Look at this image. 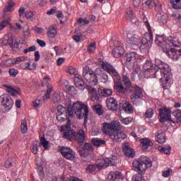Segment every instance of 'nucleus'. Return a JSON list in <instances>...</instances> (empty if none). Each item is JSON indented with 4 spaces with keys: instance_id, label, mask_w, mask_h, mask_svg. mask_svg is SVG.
Instances as JSON below:
<instances>
[{
    "instance_id": "obj_1",
    "label": "nucleus",
    "mask_w": 181,
    "mask_h": 181,
    "mask_svg": "<svg viewBox=\"0 0 181 181\" xmlns=\"http://www.w3.org/2000/svg\"><path fill=\"white\" fill-rule=\"evenodd\" d=\"M143 74L145 78H158L164 90H168L172 83L170 67L159 59H156L155 65L151 60H146L143 64Z\"/></svg>"
},
{
    "instance_id": "obj_2",
    "label": "nucleus",
    "mask_w": 181,
    "mask_h": 181,
    "mask_svg": "<svg viewBox=\"0 0 181 181\" xmlns=\"http://www.w3.org/2000/svg\"><path fill=\"white\" fill-rule=\"evenodd\" d=\"M74 113L78 119H83V118H84L85 122H87L88 119V106L80 103V101H76L73 104L72 107H66V118L69 119L70 118H74Z\"/></svg>"
},
{
    "instance_id": "obj_3",
    "label": "nucleus",
    "mask_w": 181,
    "mask_h": 181,
    "mask_svg": "<svg viewBox=\"0 0 181 181\" xmlns=\"http://www.w3.org/2000/svg\"><path fill=\"white\" fill-rule=\"evenodd\" d=\"M132 165L133 170L142 176L146 172V169L152 168V160L146 156H141L138 160H134Z\"/></svg>"
},
{
    "instance_id": "obj_4",
    "label": "nucleus",
    "mask_w": 181,
    "mask_h": 181,
    "mask_svg": "<svg viewBox=\"0 0 181 181\" xmlns=\"http://www.w3.org/2000/svg\"><path fill=\"white\" fill-rule=\"evenodd\" d=\"M143 22L147 28L148 33L146 34L145 37L141 39V45L140 47L141 49H148L153 42V33L152 32V27H151V24H149V21L146 16L143 17Z\"/></svg>"
},
{
    "instance_id": "obj_5",
    "label": "nucleus",
    "mask_w": 181,
    "mask_h": 181,
    "mask_svg": "<svg viewBox=\"0 0 181 181\" xmlns=\"http://www.w3.org/2000/svg\"><path fill=\"white\" fill-rule=\"evenodd\" d=\"M155 43L160 47H169L172 46H177L176 41L173 40V37L170 36L168 38L165 35L156 36Z\"/></svg>"
},
{
    "instance_id": "obj_6",
    "label": "nucleus",
    "mask_w": 181,
    "mask_h": 181,
    "mask_svg": "<svg viewBox=\"0 0 181 181\" xmlns=\"http://www.w3.org/2000/svg\"><path fill=\"white\" fill-rule=\"evenodd\" d=\"M82 76L86 81L90 84V86H97V84H98V78L95 70V72L93 71L88 66L83 68Z\"/></svg>"
},
{
    "instance_id": "obj_7",
    "label": "nucleus",
    "mask_w": 181,
    "mask_h": 181,
    "mask_svg": "<svg viewBox=\"0 0 181 181\" xmlns=\"http://www.w3.org/2000/svg\"><path fill=\"white\" fill-rule=\"evenodd\" d=\"M114 131H121V123L118 121H113L110 123L104 122L103 132L105 134H110Z\"/></svg>"
},
{
    "instance_id": "obj_8",
    "label": "nucleus",
    "mask_w": 181,
    "mask_h": 181,
    "mask_svg": "<svg viewBox=\"0 0 181 181\" xmlns=\"http://www.w3.org/2000/svg\"><path fill=\"white\" fill-rule=\"evenodd\" d=\"M70 119L67 121L66 124L61 127V132H64L63 137L69 141H73L76 137V132L70 128Z\"/></svg>"
},
{
    "instance_id": "obj_9",
    "label": "nucleus",
    "mask_w": 181,
    "mask_h": 181,
    "mask_svg": "<svg viewBox=\"0 0 181 181\" xmlns=\"http://www.w3.org/2000/svg\"><path fill=\"white\" fill-rule=\"evenodd\" d=\"M174 47L177 48H171L170 50L169 49H163L164 53L170 59H173V60H179V57L181 56V47L179 46V44H177V46H174Z\"/></svg>"
},
{
    "instance_id": "obj_10",
    "label": "nucleus",
    "mask_w": 181,
    "mask_h": 181,
    "mask_svg": "<svg viewBox=\"0 0 181 181\" xmlns=\"http://www.w3.org/2000/svg\"><path fill=\"white\" fill-rule=\"evenodd\" d=\"M59 152L62 156H63V158L67 160H71V162H73V160L76 159V152H74V151H73V149L71 148L62 146Z\"/></svg>"
},
{
    "instance_id": "obj_11",
    "label": "nucleus",
    "mask_w": 181,
    "mask_h": 181,
    "mask_svg": "<svg viewBox=\"0 0 181 181\" xmlns=\"http://www.w3.org/2000/svg\"><path fill=\"white\" fill-rule=\"evenodd\" d=\"M170 112V109L168 107H162L159 109L158 114L160 115V122L163 123L166 122V121H170L175 124V122L172 119Z\"/></svg>"
},
{
    "instance_id": "obj_12",
    "label": "nucleus",
    "mask_w": 181,
    "mask_h": 181,
    "mask_svg": "<svg viewBox=\"0 0 181 181\" xmlns=\"http://www.w3.org/2000/svg\"><path fill=\"white\" fill-rule=\"evenodd\" d=\"M0 104L3 105L6 111H9L13 107V100H12V98L9 95L3 94L0 96Z\"/></svg>"
},
{
    "instance_id": "obj_13",
    "label": "nucleus",
    "mask_w": 181,
    "mask_h": 181,
    "mask_svg": "<svg viewBox=\"0 0 181 181\" xmlns=\"http://www.w3.org/2000/svg\"><path fill=\"white\" fill-rule=\"evenodd\" d=\"M113 81L115 83L114 88L116 93H117L119 95H125V94L128 93V88L121 82V76H119V79L115 78Z\"/></svg>"
},
{
    "instance_id": "obj_14",
    "label": "nucleus",
    "mask_w": 181,
    "mask_h": 181,
    "mask_svg": "<svg viewBox=\"0 0 181 181\" xmlns=\"http://www.w3.org/2000/svg\"><path fill=\"white\" fill-rule=\"evenodd\" d=\"M102 69L105 70V71H107L111 77H112L113 80L115 78L119 79V74L115 69V68L111 65V64L108 62H103L102 64Z\"/></svg>"
},
{
    "instance_id": "obj_15",
    "label": "nucleus",
    "mask_w": 181,
    "mask_h": 181,
    "mask_svg": "<svg viewBox=\"0 0 181 181\" xmlns=\"http://www.w3.org/2000/svg\"><path fill=\"white\" fill-rule=\"evenodd\" d=\"M107 135L114 142H121V141H124L127 138V135L119 130L112 132Z\"/></svg>"
},
{
    "instance_id": "obj_16",
    "label": "nucleus",
    "mask_w": 181,
    "mask_h": 181,
    "mask_svg": "<svg viewBox=\"0 0 181 181\" xmlns=\"http://www.w3.org/2000/svg\"><path fill=\"white\" fill-rule=\"evenodd\" d=\"M122 82L128 90V93H132L134 91V86H132V82L131 78H129V74L125 71L122 73Z\"/></svg>"
},
{
    "instance_id": "obj_17",
    "label": "nucleus",
    "mask_w": 181,
    "mask_h": 181,
    "mask_svg": "<svg viewBox=\"0 0 181 181\" xmlns=\"http://www.w3.org/2000/svg\"><path fill=\"white\" fill-rule=\"evenodd\" d=\"M86 90L88 91L89 94L90 95V100L94 102L98 103L100 99V95L99 93H97V89L93 88L91 86H87Z\"/></svg>"
},
{
    "instance_id": "obj_18",
    "label": "nucleus",
    "mask_w": 181,
    "mask_h": 181,
    "mask_svg": "<svg viewBox=\"0 0 181 181\" xmlns=\"http://www.w3.org/2000/svg\"><path fill=\"white\" fill-rule=\"evenodd\" d=\"M74 81L75 83L76 87L83 91L86 88L84 86V81H83V77L78 74H75L74 77Z\"/></svg>"
},
{
    "instance_id": "obj_19",
    "label": "nucleus",
    "mask_w": 181,
    "mask_h": 181,
    "mask_svg": "<svg viewBox=\"0 0 181 181\" xmlns=\"http://www.w3.org/2000/svg\"><path fill=\"white\" fill-rule=\"evenodd\" d=\"M126 40L129 45L138 46V45H139V42H141V37L136 35H132V34H127V38Z\"/></svg>"
},
{
    "instance_id": "obj_20",
    "label": "nucleus",
    "mask_w": 181,
    "mask_h": 181,
    "mask_svg": "<svg viewBox=\"0 0 181 181\" xmlns=\"http://www.w3.org/2000/svg\"><path fill=\"white\" fill-rule=\"evenodd\" d=\"M106 105L108 110L110 111H117L118 108V104L117 100L114 98H109L106 100Z\"/></svg>"
},
{
    "instance_id": "obj_21",
    "label": "nucleus",
    "mask_w": 181,
    "mask_h": 181,
    "mask_svg": "<svg viewBox=\"0 0 181 181\" xmlns=\"http://www.w3.org/2000/svg\"><path fill=\"white\" fill-rule=\"evenodd\" d=\"M95 73L100 83H107V81H108V75L104 72V71L101 70L100 68H97L95 69Z\"/></svg>"
},
{
    "instance_id": "obj_22",
    "label": "nucleus",
    "mask_w": 181,
    "mask_h": 181,
    "mask_svg": "<svg viewBox=\"0 0 181 181\" xmlns=\"http://www.w3.org/2000/svg\"><path fill=\"white\" fill-rule=\"evenodd\" d=\"M139 59V54H136V52H129L127 54V63H133L135 64L136 62H138Z\"/></svg>"
},
{
    "instance_id": "obj_23",
    "label": "nucleus",
    "mask_w": 181,
    "mask_h": 181,
    "mask_svg": "<svg viewBox=\"0 0 181 181\" xmlns=\"http://www.w3.org/2000/svg\"><path fill=\"white\" fill-rule=\"evenodd\" d=\"M74 139L78 141V144H84V141H86V133H84V130L81 129L77 133L75 132V137Z\"/></svg>"
},
{
    "instance_id": "obj_24",
    "label": "nucleus",
    "mask_w": 181,
    "mask_h": 181,
    "mask_svg": "<svg viewBox=\"0 0 181 181\" xmlns=\"http://www.w3.org/2000/svg\"><path fill=\"white\" fill-rule=\"evenodd\" d=\"M119 110L124 111L127 114H131L133 112L134 110L132 109V105L129 104V102L126 101L124 103H121L119 105Z\"/></svg>"
},
{
    "instance_id": "obj_25",
    "label": "nucleus",
    "mask_w": 181,
    "mask_h": 181,
    "mask_svg": "<svg viewBox=\"0 0 181 181\" xmlns=\"http://www.w3.org/2000/svg\"><path fill=\"white\" fill-rule=\"evenodd\" d=\"M112 53L114 57H115L116 59H119V57L124 56L125 50L124 49V47H122V46H118L112 50Z\"/></svg>"
},
{
    "instance_id": "obj_26",
    "label": "nucleus",
    "mask_w": 181,
    "mask_h": 181,
    "mask_svg": "<svg viewBox=\"0 0 181 181\" xmlns=\"http://www.w3.org/2000/svg\"><path fill=\"white\" fill-rule=\"evenodd\" d=\"M142 98L143 96H140L139 95H136L134 93L130 95L132 103L134 105H136V107L142 104Z\"/></svg>"
},
{
    "instance_id": "obj_27",
    "label": "nucleus",
    "mask_w": 181,
    "mask_h": 181,
    "mask_svg": "<svg viewBox=\"0 0 181 181\" xmlns=\"http://www.w3.org/2000/svg\"><path fill=\"white\" fill-rule=\"evenodd\" d=\"M123 152L125 156H127V158H134L135 156L134 149L128 144L124 145L123 147Z\"/></svg>"
},
{
    "instance_id": "obj_28",
    "label": "nucleus",
    "mask_w": 181,
    "mask_h": 181,
    "mask_svg": "<svg viewBox=\"0 0 181 181\" xmlns=\"http://www.w3.org/2000/svg\"><path fill=\"white\" fill-rule=\"evenodd\" d=\"M140 142L141 145V149L143 151H146L149 146H152L153 145V143H152L151 140L146 138L141 139Z\"/></svg>"
},
{
    "instance_id": "obj_29",
    "label": "nucleus",
    "mask_w": 181,
    "mask_h": 181,
    "mask_svg": "<svg viewBox=\"0 0 181 181\" xmlns=\"http://www.w3.org/2000/svg\"><path fill=\"white\" fill-rule=\"evenodd\" d=\"M99 169H105L110 166V163H108V159H99L97 160L96 163Z\"/></svg>"
},
{
    "instance_id": "obj_30",
    "label": "nucleus",
    "mask_w": 181,
    "mask_h": 181,
    "mask_svg": "<svg viewBox=\"0 0 181 181\" xmlns=\"http://www.w3.org/2000/svg\"><path fill=\"white\" fill-rule=\"evenodd\" d=\"M156 141V142H158V144H165L166 142V134L164 133V132H158Z\"/></svg>"
},
{
    "instance_id": "obj_31",
    "label": "nucleus",
    "mask_w": 181,
    "mask_h": 181,
    "mask_svg": "<svg viewBox=\"0 0 181 181\" xmlns=\"http://www.w3.org/2000/svg\"><path fill=\"white\" fill-rule=\"evenodd\" d=\"M79 154L83 158H93L94 157V152H89L88 150L84 148L83 147L82 148L81 150L78 151Z\"/></svg>"
},
{
    "instance_id": "obj_32",
    "label": "nucleus",
    "mask_w": 181,
    "mask_h": 181,
    "mask_svg": "<svg viewBox=\"0 0 181 181\" xmlns=\"http://www.w3.org/2000/svg\"><path fill=\"white\" fill-rule=\"evenodd\" d=\"M6 91L11 95L15 96L16 94H19L20 90L15 86H6Z\"/></svg>"
},
{
    "instance_id": "obj_33",
    "label": "nucleus",
    "mask_w": 181,
    "mask_h": 181,
    "mask_svg": "<svg viewBox=\"0 0 181 181\" xmlns=\"http://www.w3.org/2000/svg\"><path fill=\"white\" fill-rule=\"evenodd\" d=\"M98 91L103 97H110V95H112V89L103 88H100Z\"/></svg>"
},
{
    "instance_id": "obj_34",
    "label": "nucleus",
    "mask_w": 181,
    "mask_h": 181,
    "mask_svg": "<svg viewBox=\"0 0 181 181\" xmlns=\"http://www.w3.org/2000/svg\"><path fill=\"white\" fill-rule=\"evenodd\" d=\"M47 35L49 37H54L57 35V29L56 27L51 25L47 32Z\"/></svg>"
},
{
    "instance_id": "obj_35",
    "label": "nucleus",
    "mask_w": 181,
    "mask_h": 181,
    "mask_svg": "<svg viewBox=\"0 0 181 181\" xmlns=\"http://www.w3.org/2000/svg\"><path fill=\"white\" fill-rule=\"evenodd\" d=\"M93 145L94 146L100 147L103 146V145H105V140L100 139L98 138H93L91 139Z\"/></svg>"
},
{
    "instance_id": "obj_36",
    "label": "nucleus",
    "mask_w": 181,
    "mask_h": 181,
    "mask_svg": "<svg viewBox=\"0 0 181 181\" xmlns=\"http://www.w3.org/2000/svg\"><path fill=\"white\" fill-rule=\"evenodd\" d=\"M40 146H42L40 141H37L33 144L31 146V152L34 153V155L37 154V152H39V148H40Z\"/></svg>"
},
{
    "instance_id": "obj_37",
    "label": "nucleus",
    "mask_w": 181,
    "mask_h": 181,
    "mask_svg": "<svg viewBox=\"0 0 181 181\" xmlns=\"http://www.w3.org/2000/svg\"><path fill=\"white\" fill-rule=\"evenodd\" d=\"M133 90H134V93L136 95H140L141 97H144V89L141 87L138 86V85L133 86Z\"/></svg>"
},
{
    "instance_id": "obj_38",
    "label": "nucleus",
    "mask_w": 181,
    "mask_h": 181,
    "mask_svg": "<svg viewBox=\"0 0 181 181\" xmlns=\"http://www.w3.org/2000/svg\"><path fill=\"white\" fill-rule=\"evenodd\" d=\"M15 5H16L15 1L12 0L8 1L7 5L4 8V13H6L8 12H11V11H12V8H13Z\"/></svg>"
},
{
    "instance_id": "obj_39",
    "label": "nucleus",
    "mask_w": 181,
    "mask_h": 181,
    "mask_svg": "<svg viewBox=\"0 0 181 181\" xmlns=\"http://www.w3.org/2000/svg\"><path fill=\"white\" fill-rule=\"evenodd\" d=\"M174 9H181V0H170Z\"/></svg>"
},
{
    "instance_id": "obj_40",
    "label": "nucleus",
    "mask_w": 181,
    "mask_h": 181,
    "mask_svg": "<svg viewBox=\"0 0 181 181\" xmlns=\"http://www.w3.org/2000/svg\"><path fill=\"white\" fill-rule=\"evenodd\" d=\"M95 49H97V44L94 41L90 42V44L88 45V53H94V52H95Z\"/></svg>"
},
{
    "instance_id": "obj_41",
    "label": "nucleus",
    "mask_w": 181,
    "mask_h": 181,
    "mask_svg": "<svg viewBox=\"0 0 181 181\" xmlns=\"http://www.w3.org/2000/svg\"><path fill=\"white\" fill-rule=\"evenodd\" d=\"M171 149H172V148H170V146L158 147V151L160 152H163V153H165V155H169V153H170Z\"/></svg>"
},
{
    "instance_id": "obj_42",
    "label": "nucleus",
    "mask_w": 181,
    "mask_h": 181,
    "mask_svg": "<svg viewBox=\"0 0 181 181\" xmlns=\"http://www.w3.org/2000/svg\"><path fill=\"white\" fill-rule=\"evenodd\" d=\"M119 121L122 122V124H124V125H129V124L132 122V117H120Z\"/></svg>"
},
{
    "instance_id": "obj_43",
    "label": "nucleus",
    "mask_w": 181,
    "mask_h": 181,
    "mask_svg": "<svg viewBox=\"0 0 181 181\" xmlns=\"http://www.w3.org/2000/svg\"><path fill=\"white\" fill-rule=\"evenodd\" d=\"M97 168H98L97 164H90L86 169V172L87 173H94L97 170Z\"/></svg>"
},
{
    "instance_id": "obj_44",
    "label": "nucleus",
    "mask_w": 181,
    "mask_h": 181,
    "mask_svg": "<svg viewBox=\"0 0 181 181\" xmlns=\"http://www.w3.org/2000/svg\"><path fill=\"white\" fill-rule=\"evenodd\" d=\"M171 16L175 19V21H177L179 23H181V11L173 12Z\"/></svg>"
},
{
    "instance_id": "obj_45",
    "label": "nucleus",
    "mask_w": 181,
    "mask_h": 181,
    "mask_svg": "<svg viewBox=\"0 0 181 181\" xmlns=\"http://www.w3.org/2000/svg\"><path fill=\"white\" fill-rule=\"evenodd\" d=\"M174 117L176 118V121H174V122H181V110H177L173 112Z\"/></svg>"
},
{
    "instance_id": "obj_46",
    "label": "nucleus",
    "mask_w": 181,
    "mask_h": 181,
    "mask_svg": "<svg viewBox=\"0 0 181 181\" xmlns=\"http://www.w3.org/2000/svg\"><path fill=\"white\" fill-rule=\"evenodd\" d=\"M108 163L112 165V166H115L117 163H118V158L115 156H112V157L107 158Z\"/></svg>"
},
{
    "instance_id": "obj_47",
    "label": "nucleus",
    "mask_w": 181,
    "mask_h": 181,
    "mask_svg": "<svg viewBox=\"0 0 181 181\" xmlns=\"http://www.w3.org/2000/svg\"><path fill=\"white\" fill-rule=\"evenodd\" d=\"M133 73L139 74V78H142L145 77L144 76V71H141V67L139 66H136L135 68H134Z\"/></svg>"
},
{
    "instance_id": "obj_48",
    "label": "nucleus",
    "mask_w": 181,
    "mask_h": 181,
    "mask_svg": "<svg viewBox=\"0 0 181 181\" xmlns=\"http://www.w3.org/2000/svg\"><path fill=\"white\" fill-rule=\"evenodd\" d=\"M93 110L98 115H103V114H104V110H103V107L100 105H96L93 106Z\"/></svg>"
},
{
    "instance_id": "obj_49",
    "label": "nucleus",
    "mask_w": 181,
    "mask_h": 181,
    "mask_svg": "<svg viewBox=\"0 0 181 181\" xmlns=\"http://www.w3.org/2000/svg\"><path fill=\"white\" fill-rule=\"evenodd\" d=\"M40 144L41 146H43V148H45V149H49V141L47 140H46V139L45 137H41L40 139Z\"/></svg>"
},
{
    "instance_id": "obj_50",
    "label": "nucleus",
    "mask_w": 181,
    "mask_h": 181,
    "mask_svg": "<svg viewBox=\"0 0 181 181\" xmlns=\"http://www.w3.org/2000/svg\"><path fill=\"white\" fill-rule=\"evenodd\" d=\"M21 132L22 134H26L28 132V123L26 122V119L21 121Z\"/></svg>"
},
{
    "instance_id": "obj_51",
    "label": "nucleus",
    "mask_w": 181,
    "mask_h": 181,
    "mask_svg": "<svg viewBox=\"0 0 181 181\" xmlns=\"http://www.w3.org/2000/svg\"><path fill=\"white\" fill-rule=\"evenodd\" d=\"M15 158H10L5 162V168L7 169H9V168H12L13 166V163L15 162Z\"/></svg>"
},
{
    "instance_id": "obj_52",
    "label": "nucleus",
    "mask_w": 181,
    "mask_h": 181,
    "mask_svg": "<svg viewBox=\"0 0 181 181\" xmlns=\"http://www.w3.org/2000/svg\"><path fill=\"white\" fill-rule=\"evenodd\" d=\"M7 43L11 47H16V46H18V44H16V42H15V40H13V37H10L7 40Z\"/></svg>"
},
{
    "instance_id": "obj_53",
    "label": "nucleus",
    "mask_w": 181,
    "mask_h": 181,
    "mask_svg": "<svg viewBox=\"0 0 181 181\" xmlns=\"http://www.w3.org/2000/svg\"><path fill=\"white\" fill-rule=\"evenodd\" d=\"M66 107H63L62 105H59L57 107V112L59 115H63L66 112Z\"/></svg>"
},
{
    "instance_id": "obj_54",
    "label": "nucleus",
    "mask_w": 181,
    "mask_h": 181,
    "mask_svg": "<svg viewBox=\"0 0 181 181\" xmlns=\"http://www.w3.org/2000/svg\"><path fill=\"white\" fill-rule=\"evenodd\" d=\"M68 93L71 94V95H76L77 94V90L74 86H69L68 88Z\"/></svg>"
},
{
    "instance_id": "obj_55",
    "label": "nucleus",
    "mask_w": 181,
    "mask_h": 181,
    "mask_svg": "<svg viewBox=\"0 0 181 181\" xmlns=\"http://www.w3.org/2000/svg\"><path fill=\"white\" fill-rule=\"evenodd\" d=\"M83 148L89 152H93V151H94V147H93V145L90 143H85Z\"/></svg>"
},
{
    "instance_id": "obj_56",
    "label": "nucleus",
    "mask_w": 181,
    "mask_h": 181,
    "mask_svg": "<svg viewBox=\"0 0 181 181\" xmlns=\"http://www.w3.org/2000/svg\"><path fill=\"white\" fill-rule=\"evenodd\" d=\"M153 109L149 108L146 112H145V117L146 118H152L153 117Z\"/></svg>"
},
{
    "instance_id": "obj_57",
    "label": "nucleus",
    "mask_w": 181,
    "mask_h": 181,
    "mask_svg": "<svg viewBox=\"0 0 181 181\" xmlns=\"http://www.w3.org/2000/svg\"><path fill=\"white\" fill-rule=\"evenodd\" d=\"M156 1L155 0H146V1H145L146 5H147V6H148L149 9H152L153 8V6H155V3Z\"/></svg>"
},
{
    "instance_id": "obj_58",
    "label": "nucleus",
    "mask_w": 181,
    "mask_h": 181,
    "mask_svg": "<svg viewBox=\"0 0 181 181\" xmlns=\"http://www.w3.org/2000/svg\"><path fill=\"white\" fill-rule=\"evenodd\" d=\"M107 180H109V181H115L116 180V178H115V171L110 172L108 174Z\"/></svg>"
},
{
    "instance_id": "obj_59",
    "label": "nucleus",
    "mask_w": 181,
    "mask_h": 181,
    "mask_svg": "<svg viewBox=\"0 0 181 181\" xmlns=\"http://www.w3.org/2000/svg\"><path fill=\"white\" fill-rule=\"evenodd\" d=\"M42 100H40V99H36L33 102V107H35V108H40V107H42Z\"/></svg>"
},
{
    "instance_id": "obj_60",
    "label": "nucleus",
    "mask_w": 181,
    "mask_h": 181,
    "mask_svg": "<svg viewBox=\"0 0 181 181\" xmlns=\"http://www.w3.org/2000/svg\"><path fill=\"white\" fill-rule=\"evenodd\" d=\"M9 22H11L9 19H6L0 23V30H2V29H4L7 25H9Z\"/></svg>"
},
{
    "instance_id": "obj_61",
    "label": "nucleus",
    "mask_w": 181,
    "mask_h": 181,
    "mask_svg": "<svg viewBox=\"0 0 181 181\" xmlns=\"http://www.w3.org/2000/svg\"><path fill=\"white\" fill-rule=\"evenodd\" d=\"M29 66H30V63H29V62H23L20 64V68L22 70H29Z\"/></svg>"
},
{
    "instance_id": "obj_62",
    "label": "nucleus",
    "mask_w": 181,
    "mask_h": 181,
    "mask_svg": "<svg viewBox=\"0 0 181 181\" xmlns=\"http://www.w3.org/2000/svg\"><path fill=\"white\" fill-rule=\"evenodd\" d=\"M173 170L170 168H168L162 173V176L163 177H169L170 176V173H172Z\"/></svg>"
},
{
    "instance_id": "obj_63",
    "label": "nucleus",
    "mask_w": 181,
    "mask_h": 181,
    "mask_svg": "<svg viewBox=\"0 0 181 181\" xmlns=\"http://www.w3.org/2000/svg\"><path fill=\"white\" fill-rule=\"evenodd\" d=\"M8 73L12 77H16V76H18V74H19V71L15 69H10Z\"/></svg>"
},
{
    "instance_id": "obj_64",
    "label": "nucleus",
    "mask_w": 181,
    "mask_h": 181,
    "mask_svg": "<svg viewBox=\"0 0 181 181\" xmlns=\"http://www.w3.org/2000/svg\"><path fill=\"white\" fill-rule=\"evenodd\" d=\"M154 6H155V10L157 12H160V11H162V4L159 1H156Z\"/></svg>"
}]
</instances>
